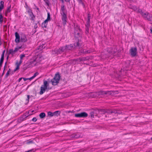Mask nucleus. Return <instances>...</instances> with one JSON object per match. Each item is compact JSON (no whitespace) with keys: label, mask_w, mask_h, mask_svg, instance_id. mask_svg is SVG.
I'll use <instances>...</instances> for the list:
<instances>
[{"label":"nucleus","mask_w":152,"mask_h":152,"mask_svg":"<svg viewBox=\"0 0 152 152\" xmlns=\"http://www.w3.org/2000/svg\"><path fill=\"white\" fill-rule=\"evenodd\" d=\"M20 119L21 121H23V118H20Z\"/></svg>","instance_id":"603ef678"},{"label":"nucleus","mask_w":152,"mask_h":152,"mask_svg":"<svg viewBox=\"0 0 152 152\" xmlns=\"http://www.w3.org/2000/svg\"><path fill=\"white\" fill-rule=\"evenodd\" d=\"M66 13V10L64 8V6L62 5L61 7V14Z\"/></svg>","instance_id":"4468645a"},{"label":"nucleus","mask_w":152,"mask_h":152,"mask_svg":"<svg viewBox=\"0 0 152 152\" xmlns=\"http://www.w3.org/2000/svg\"><path fill=\"white\" fill-rule=\"evenodd\" d=\"M88 115V114L86 112H83L80 113L75 114V116L76 117H86Z\"/></svg>","instance_id":"39448f33"},{"label":"nucleus","mask_w":152,"mask_h":152,"mask_svg":"<svg viewBox=\"0 0 152 152\" xmlns=\"http://www.w3.org/2000/svg\"><path fill=\"white\" fill-rule=\"evenodd\" d=\"M4 59V53L1 55V57L0 59V66H1L3 61Z\"/></svg>","instance_id":"f3484780"},{"label":"nucleus","mask_w":152,"mask_h":152,"mask_svg":"<svg viewBox=\"0 0 152 152\" xmlns=\"http://www.w3.org/2000/svg\"><path fill=\"white\" fill-rule=\"evenodd\" d=\"M9 70H10V69H9ZM10 72V70H9L7 72V73L6 75L7 77L8 76V75L9 74Z\"/></svg>","instance_id":"a18cd8bd"},{"label":"nucleus","mask_w":152,"mask_h":152,"mask_svg":"<svg viewBox=\"0 0 152 152\" xmlns=\"http://www.w3.org/2000/svg\"><path fill=\"white\" fill-rule=\"evenodd\" d=\"M30 78H23V79L24 81H26L27 80H31V79H30Z\"/></svg>","instance_id":"ea45409f"},{"label":"nucleus","mask_w":152,"mask_h":152,"mask_svg":"<svg viewBox=\"0 0 152 152\" xmlns=\"http://www.w3.org/2000/svg\"><path fill=\"white\" fill-rule=\"evenodd\" d=\"M52 54H58L59 53H58V49L55 50L54 51H52Z\"/></svg>","instance_id":"5701e85b"},{"label":"nucleus","mask_w":152,"mask_h":152,"mask_svg":"<svg viewBox=\"0 0 152 152\" xmlns=\"http://www.w3.org/2000/svg\"><path fill=\"white\" fill-rule=\"evenodd\" d=\"M74 34L75 37L78 38L80 37L81 34V32L79 27L77 25H75Z\"/></svg>","instance_id":"7ed1b4c3"},{"label":"nucleus","mask_w":152,"mask_h":152,"mask_svg":"<svg viewBox=\"0 0 152 152\" xmlns=\"http://www.w3.org/2000/svg\"><path fill=\"white\" fill-rule=\"evenodd\" d=\"M80 43L79 41H78V42L75 43L74 44V45L76 47H80L81 45H80Z\"/></svg>","instance_id":"393cba45"},{"label":"nucleus","mask_w":152,"mask_h":152,"mask_svg":"<svg viewBox=\"0 0 152 152\" xmlns=\"http://www.w3.org/2000/svg\"><path fill=\"white\" fill-rule=\"evenodd\" d=\"M29 115L28 114V113L25 114L24 115L25 117V118H26V117H28V116Z\"/></svg>","instance_id":"c03bdc74"},{"label":"nucleus","mask_w":152,"mask_h":152,"mask_svg":"<svg viewBox=\"0 0 152 152\" xmlns=\"http://www.w3.org/2000/svg\"><path fill=\"white\" fill-rule=\"evenodd\" d=\"M16 39L15 41L16 43H18L20 41V36L19 34L17 32L15 33Z\"/></svg>","instance_id":"9b49d317"},{"label":"nucleus","mask_w":152,"mask_h":152,"mask_svg":"<svg viewBox=\"0 0 152 152\" xmlns=\"http://www.w3.org/2000/svg\"><path fill=\"white\" fill-rule=\"evenodd\" d=\"M60 113V112L58 111H57L56 112H55L53 113V115H57V114L59 115Z\"/></svg>","instance_id":"7c9ffc66"},{"label":"nucleus","mask_w":152,"mask_h":152,"mask_svg":"<svg viewBox=\"0 0 152 152\" xmlns=\"http://www.w3.org/2000/svg\"><path fill=\"white\" fill-rule=\"evenodd\" d=\"M23 77H21V78H20L19 80H18V82H20V81H21V80L22 79H23Z\"/></svg>","instance_id":"3c124183"},{"label":"nucleus","mask_w":152,"mask_h":152,"mask_svg":"<svg viewBox=\"0 0 152 152\" xmlns=\"http://www.w3.org/2000/svg\"><path fill=\"white\" fill-rule=\"evenodd\" d=\"M33 142V141L31 140L27 142V143L29 144Z\"/></svg>","instance_id":"09e8293b"},{"label":"nucleus","mask_w":152,"mask_h":152,"mask_svg":"<svg viewBox=\"0 0 152 152\" xmlns=\"http://www.w3.org/2000/svg\"><path fill=\"white\" fill-rule=\"evenodd\" d=\"M48 115H49L50 116H53V113L51 112H48Z\"/></svg>","instance_id":"473e14b6"},{"label":"nucleus","mask_w":152,"mask_h":152,"mask_svg":"<svg viewBox=\"0 0 152 152\" xmlns=\"http://www.w3.org/2000/svg\"><path fill=\"white\" fill-rule=\"evenodd\" d=\"M50 13L49 12L48 13V17L47 18V20H50Z\"/></svg>","instance_id":"c9c22d12"},{"label":"nucleus","mask_w":152,"mask_h":152,"mask_svg":"<svg viewBox=\"0 0 152 152\" xmlns=\"http://www.w3.org/2000/svg\"><path fill=\"white\" fill-rule=\"evenodd\" d=\"M60 79V75L59 74H56L55 77L53 79L51 80L53 85H56L59 83V81Z\"/></svg>","instance_id":"20e7f679"},{"label":"nucleus","mask_w":152,"mask_h":152,"mask_svg":"<svg viewBox=\"0 0 152 152\" xmlns=\"http://www.w3.org/2000/svg\"><path fill=\"white\" fill-rule=\"evenodd\" d=\"M39 116L41 118H43L45 116V114L44 113H42L40 114Z\"/></svg>","instance_id":"4be33fe9"},{"label":"nucleus","mask_w":152,"mask_h":152,"mask_svg":"<svg viewBox=\"0 0 152 152\" xmlns=\"http://www.w3.org/2000/svg\"><path fill=\"white\" fill-rule=\"evenodd\" d=\"M67 50L66 46L63 47L58 49V53H61L62 52H66Z\"/></svg>","instance_id":"9d476101"},{"label":"nucleus","mask_w":152,"mask_h":152,"mask_svg":"<svg viewBox=\"0 0 152 152\" xmlns=\"http://www.w3.org/2000/svg\"><path fill=\"white\" fill-rule=\"evenodd\" d=\"M79 60H80V61H84V60H86V59L85 58H82L81 59L79 58Z\"/></svg>","instance_id":"37998d69"},{"label":"nucleus","mask_w":152,"mask_h":152,"mask_svg":"<svg viewBox=\"0 0 152 152\" xmlns=\"http://www.w3.org/2000/svg\"><path fill=\"white\" fill-rule=\"evenodd\" d=\"M42 86L47 88L48 86V82L46 80H44L43 85Z\"/></svg>","instance_id":"dca6fc26"},{"label":"nucleus","mask_w":152,"mask_h":152,"mask_svg":"<svg viewBox=\"0 0 152 152\" xmlns=\"http://www.w3.org/2000/svg\"><path fill=\"white\" fill-rule=\"evenodd\" d=\"M37 120V118H36L35 117H34V118H33L32 119V121H34V122H36Z\"/></svg>","instance_id":"79ce46f5"},{"label":"nucleus","mask_w":152,"mask_h":152,"mask_svg":"<svg viewBox=\"0 0 152 152\" xmlns=\"http://www.w3.org/2000/svg\"><path fill=\"white\" fill-rule=\"evenodd\" d=\"M88 23L86 25L87 28H86V33H88V27L90 25V18L89 16H88V20L87 21Z\"/></svg>","instance_id":"f8f14e48"},{"label":"nucleus","mask_w":152,"mask_h":152,"mask_svg":"<svg viewBox=\"0 0 152 152\" xmlns=\"http://www.w3.org/2000/svg\"><path fill=\"white\" fill-rule=\"evenodd\" d=\"M4 2L1 1L0 2V12L3 8L4 7Z\"/></svg>","instance_id":"aec40b11"},{"label":"nucleus","mask_w":152,"mask_h":152,"mask_svg":"<svg viewBox=\"0 0 152 152\" xmlns=\"http://www.w3.org/2000/svg\"><path fill=\"white\" fill-rule=\"evenodd\" d=\"M77 0V1L79 2V3H80V4H82V5L84 6V3H83V2H82V0Z\"/></svg>","instance_id":"f704fd0d"},{"label":"nucleus","mask_w":152,"mask_h":152,"mask_svg":"<svg viewBox=\"0 0 152 152\" xmlns=\"http://www.w3.org/2000/svg\"><path fill=\"white\" fill-rule=\"evenodd\" d=\"M118 91H99L98 92H95L91 93L90 94V96L93 98L99 97L101 95H104L105 94H108L109 95H114L117 94Z\"/></svg>","instance_id":"f257e3e1"},{"label":"nucleus","mask_w":152,"mask_h":152,"mask_svg":"<svg viewBox=\"0 0 152 152\" xmlns=\"http://www.w3.org/2000/svg\"><path fill=\"white\" fill-rule=\"evenodd\" d=\"M21 64H20V62H17L16 63V67L15 69L14 70V71H15L19 69V67L20 65Z\"/></svg>","instance_id":"412c9836"},{"label":"nucleus","mask_w":152,"mask_h":152,"mask_svg":"<svg viewBox=\"0 0 152 152\" xmlns=\"http://www.w3.org/2000/svg\"><path fill=\"white\" fill-rule=\"evenodd\" d=\"M26 38L25 37H24L23 38L21 37L20 39V41L22 42H25L26 41Z\"/></svg>","instance_id":"cd10ccee"},{"label":"nucleus","mask_w":152,"mask_h":152,"mask_svg":"<svg viewBox=\"0 0 152 152\" xmlns=\"http://www.w3.org/2000/svg\"><path fill=\"white\" fill-rule=\"evenodd\" d=\"M137 49L136 48H132L130 50L131 55L132 56H134L137 54Z\"/></svg>","instance_id":"423d86ee"},{"label":"nucleus","mask_w":152,"mask_h":152,"mask_svg":"<svg viewBox=\"0 0 152 152\" xmlns=\"http://www.w3.org/2000/svg\"><path fill=\"white\" fill-rule=\"evenodd\" d=\"M107 51L109 53H112L113 54H114L116 53V52L117 51V50H115L114 49V50L113 51H111L110 49H108L107 50Z\"/></svg>","instance_id":"a211bd4d"},{"label":"nucleus","mask_w":152,"mask_h":152,"mask_svg":"<svg viewBox=\"0 0 152 152\" xmlns=\"http://www.w3.org/2000/svg\"><path fill=\"white\" fill-rule=\"evenodd\" d=\"M39 74L37 72H36L35 73H34V75L31 77H30V79H31L32 80L33 78H34L35 77H36L37 75Z\"/></svg>","instance_id":"a878e982"},{"label":"nucleus","mask_w":152,"mask_h":152,"mask_svg":"<svg viewBox=\"0 0 152 152\" xmlns=\"http://www.w3.org/2000/svg\"><path fill=\"white\" fill-rule=\"evenodd\" d=\"M47 23H43L42 25V26L43 28H46L47 27Z\"/></svg>","instance_id":"2f4dec72"},{"label":"nucleus","mask_w":152,"mask_h":152,"mask_svg":"<svg viewBox=\"0 0 152 152\" xmlns=\"http://www.w3.org/2000/svg\"><path fill=\"white\" fill-rule=\"evenodd\" d=\"M29 95H27V99H26V101H27V103H28L29 102Z\"/></svg>","instance_id":"a19ab883"},{"label":"nucleus","mask_w":152,"mask_h":152,"mask_svg":"<svg viewBox=\"0 0 152 152\" xmlns=\"http://www.w3.org/2000/svg\"><path fill=\"white\" fill-rule=\"evenodd\" d=\"M81 52H83V53H84L86 54V53H90L91 52H90L88 50L84 51V50H83Z\"/></svg>","instance_id":"72a5a7b5"},{"label":"nucleus","mask_w":152,"mask_h":152,"mask_svg":"<svg viewBox=\"0 0 152 152\" xmlns=\"http://www.w3.org/2000/svg\"><path fill=\"white\" fill-rule=\"evenodd\" d=\"M132 9H133L134 11H136L137 12L140 13L143 17L146 18L147 19L149 20H152V16L150 17L149 15H148V13H143L141 10L137 9L135 6H133Z\"/></svg>","instance_id":"f03ea898"},{"label":"nucleus","mask_w":152,"mask_h":152,"mask_svg":"<svg viewBox=\"0 0 152 152\" xmlns=\"http://www.w3.org/2000/svg\"><path fill=\"white\" fill-rule=\"evenodd\" d=\"M25 57V55L24 54H21L20 56V60L19 61V62L20 64H21L22 62V60L23 59V58Z\"/></svg>","instance_id":"6ab92c4d"},{"label":"nucleus","mask_w":152,"mask_h":152,"mask_svg":"<svg viewBox=\"0 0 152 152\" xmlns=\"http://www.w3.org/2000/svg\"><path fill=\"white\" fill-rule=\"evenodd\" d=\"M151 140H152V137H151Z\"/></svg>","instance_id":"13d9d810"},{"label":"nucleus","mask_w":152,"mask_h":152,"mask_svg":"<svg viewBox=\"0 0 152 152\" xmlns=\"http://www.w3.org/2000/svg\"><path fill=\"white\" fill-rule=\"evenodd\" d=\"M79 136L77 134H73L71 135V137L72 138H78Z\"/></svg>","instance_id":"2eb2a0df"},{"label":"nucleus","mask_w":152,"mask_h":152,"mask_svg":"<svg viewBox=\"0 0 152 152\" xmlns=\"http://www.w3.org/2000/svg\"><path fill=\"white\" fill-rule=\"evenodd\" d=\"M66 13L61 14L62 15V19L63 21V24L64 25L66 24V22L67 17Z\"/></svg>","instance_id":"6e6552de"},{"label":"nucleus","mask_w":152,"mask_h":152,"mask_svg":"<svg viewBox=\"0 0 152 152\" xmlns=\"http://www.w3.org/2000/svg\"><path fill=\"white\" fill-rule=\"evenodd\" d=\"M111 113H117V111H115V110H112L110 112Z\"/></svg>","instance_id":"de8ad7c7"},{"label":"nucleus","mask_w":152,"mask_h":152,"mask_svg":"<svg viewBox=\"0 0 152 152\" xmlns=\"http://www.w3.org/2000/svg\"><path fill=\"white\" fill-rule=\"evenodd\" d=\"M62 2V3H63L64 1L63 0H60Z\"/></svg>","instance_id":"4d7b16f0"},{"label":"nucleus","mask_w":152,"mask_h":152,"mask_svg":"<svg viewBox=\"0 0 152 152\" xmlns=\"http://www.w3.org/2000/svg\"><path fill=\"white\" fill-rule=\"evenodd\" d=\"M20 48H21V47H19L17 48H15V50H14V51L15 52H16Z\"/></svg>","instance_id":"e433bc0d"},{"label":"nucleus","mask_w":152,"mask_h":152,"mask_svg":"<svg viewBox=\"0 0 152 152\" xmlns=\"http://www.w3.org/2000/svg\"><path fill=\"white\" fill-rule=\"evenodd\" d=\"M36 62L38 63L42 59V56L41 54H38L37 56L33 57Z\"/></svg>","instance_id":"1a4fd4ad"},{"label":"nucleus","mask_w":152,"mask_h":152,"mask_svg":"<svg viewBox=\"0 0 152 152\" xmlns=\"http://www.w3.org/2000/svg\"><path fill=\"white\" fill-rule=\"evenodd\" d=\"M65 1H67V2H68V1H69V0H65Z\"/></svg>","instance_id":"6e6d98bb"},{"label":"nucleus","mask_w":152,"mask_h":152,"mask_svg":"<svg viewBox=\"0 0 152 152\" xmlns=\"http://www.w3.org/2000/svg\"><path fill=\"white\" fill-rule=\"evenodd\" d=\"M28 12H30V15H31V14H33L32 12L31 11V10Z\"/></svg>","instance_id":"864d4df0"},{"label":"nucleus","mask_w":152,"mask_h":152,"mask_svg":"<svg viewBox=\"0 0 152 152\" xmlns=\"http://www.w3.org/2000/svg\"><path fill=\"white\" fill-rule=\"evenodd\" d=\"M3 21V17L0 14V23H1Z\"/></svg>","instance_id":"c85d7f7f"},{"label":"nucleus","mask_w":152,"mask_h":152,"mask_svg":"<svg viewBox=\"0 0 152 152\" xmlns=\"http://www.w3.org/2000/svg\"><path fill=\"white\" fill-rule=\"evenodd\" d=\"M48 21V20L46 19L45 20V21L43 22V23H47Z\"/></svg>","instance_id":"8fccbe9b"},{"label":"nucleus","mask_w":152,"mask_h":152,"mask_svg":"<svg viewBox=\"0 0 152 152\" xmlns=\"http://www.w3.org/2000/svg\"><path fill=\"white\" fill-rule=\"evenodd\" d=\"M15 52L13 49H10L9 50V53L11 54H13L15 53Z\"/></svg>","instance_id":"c756f323"},{"label":"nucleus","mask_w":152,"mask_h":152,"mask_svg":"<svg viewBox=\"0 0 152 152\" xmlns=\"http://www.w3.org/2000/svg\"><path fill=\"white\" fill-rule=\"evenodd\" d=\"M102 57V58L103 59L104 58H106L107 57V56H106L104 55V53H102L101 55Z\"/></svg>","instance_id":"4c0bfd02"},{"label":"nucleus","mask_w":152,"mask_h":152,"mask_svg":"<svg viewBox=\"0 0 152 152\" xmlns=\"http://www.w3.org/2000/svg\"><path fill=\"white\" fill-rule=\"evenodd\" d=\"M10 11V7H9L7 10L6 12H9Z\"/></svg>","instance_id":"49530a36"},{"label":"nucleus","mask_w":152,"mask_h":152,"mask_svg":"<svg viewBox=\"0 0 152 152\" xmlns=\"http://www.w3.org/2000/svg\"><path fill=\"white\" fill-rule=\"evenodd\" d=\"M47 89V88L41 86V90L39 93L41 95L42 94L45 92L46 90Z\"/></svg>","instance_id":"ddd939ff"},{"label":"nucleus","mask_w":152,"mask_h":152,"mask_svg":"<svg viewBox=\"0 0 152 152\" xmlns=\"http://www.w3.org/2000/svg\"><path fill=\"white\" fill-rule=\"evenodd\" d=\"M151 32V33H152V28H151L150 29Z\"/></svg>","instance_id":"5fc2aeb1"},{"label":"nucleus","mask_w":152,"mask_h":152,"mask_svg":"<svg viewBox=\"0 0 152 152\" xmlns=\"http://www.w3.org/2000/svg\"><path fill=\"white\" fill-rule=\"evenodd\" d=\"M39 74L37 72H36L35 73H34V75L31 77H30V79H31L32 80L33 78H34L35 77H36L37 75Z\"/></svg>","instance_id":"bb28decb"},{"label":"nucleus","mask_w":152,"mask_h":152,"mask_svg":"<svg viewBox=\"0 0 152 152\" xmlns=\"http://www.w3.org/2000/svg\"><path fill=\"white\" fill-rule=\"evenodd\" d=\"M67 48V50H70L72 49L73 46L72 45H69L66 46Z\"/></svg>","instance_id":"b1692460"},{"label":"nucleus","mask_w":152,"mask_h":152,"mask_svg":"<svg viewBox=\"0 0 152 152\" xmlns=\"http://www.w3.org/2000/svg\"><path fill=\"white\" fill-rule=\"evenodd\" d=\"M29 63V64L28 66V67H30L36 65L37 63L35 60L34 58H33V59L31 60Z\"/></svg>","instance_id":"0eeeda50"},{"label":"nucleus","mask_w":152,"mask_h":152,"mask_svg":"<svg viewBox=\"0 0 152 152\" xmlns=\"http://www.w3.org/2000/svg\"><path fill=\"white\" fill-rule=\"evenodd\" d=\"M44 1L45 2V3L47 5H49V2L48 0H44Z\"/></svg>","instance_id":"58836bf2"}]
</instances>
